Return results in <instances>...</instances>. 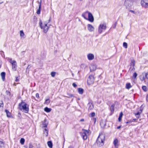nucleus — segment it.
I'll return each mask as SVG.
<instances>
[{
	"instance_id": "f257e3e1",
	"label": "nucleus",
	"mask_w": 148,
	"mask_h": 148,
	"mask_svg": "<svg viewBox=\"0 0 148 148\" xmlns=\"http://www.w3.org/2000/svg\"><path fill=\"white\" fill-rule=\"evenodd\" d=\"M50 20L49 19L48 22H44L43 24L41 20L40 21L39 25L40 28L43 29V32L46 33L47 32L49 27L47 25V24L49 22Z\"/></svg>"
},
{
	"instance_id": "f03ea898",
	"label": "nucleus",
	"mask_w": 148,
	"mask_h": 148,
	"mask_svg": "<svg viewBox=\"0 0 148 148\" xmlns=\"http://www.w3.org/2000/svg\"><path fill=\"white\" fill-rule=\"evenodd\" d=\"M27 106V104L25 103L22 101L19 104V109L25 113H27L29 111V108Z\"/></svg>"
},
{
	"instance_id": "7ed1b4c3",
	"label": "nucleus",
	"mask_w": 148,
	"mask_h": 148,
	"mask_svg": "<svg viewBox=\"0 0 148 148\" xmlns=\"http://www.w3.org/2000/svg\"><path fill=\"white\" fill-rule=\"evenodd\" d=\"M105 136L103 134H99L97 140V143L100 146H102L104 144Z\"/></svg>"
},
{
	"instance_id": "20e7f679",
	"label": "nucleus",
	"mask_w": 148,
	"mask_h": 148,
	"mask_svg": "<svg viewBox=\"0 0 148 148\" xmlns=\"http://www.w3.org/2000/svg\"><path fill=\"white\" fill-rule=\"evenodd\" d=\"M106 24L105 23H101L98 27V33L99 34H101L103 30L106 29Z\"/></svg>"
},
{
	"instance_id": "39448f33",
	"label": "nucleus",
	"mask_w": 148,
	"mask_h": 148,
	"mask_svg": "<svg viewBox=\"0 0 148 148\" xmlns=\"http://www.w3.org/2000/svg\"><path fill=\"white\" fill-rule=\"evenodd\" d=\"M90 130L82 129V133L81 134V136L84 140L87 139L88 136L89 135Z\"/></svg>"
},
{
	"instance_id": "423d86ee",
	"label": "nucleus",
	"mask_w": 148,
	"mask_h": 148,
	"mask_svg": "<svg viewBox=\"0 0 148 148\" xmlns=\"http://www.w3.org/2000/svg\"><path fill=\"white\" fill-rule=\"evenodd\" d=\"M9 62L12 64V69L13 71L16 70L17 68V65L16 62L15 60H12V59H9Z\"/></svg>"
},
{
	"instance_id": "0eeeda50",
	"label": "nucleus",
	"mask_w": 148,
	"mask_h": 148,
	"mask_svg": "<svg viewBox=\"0 0 148 148\" xmlns=\"http://www.w3.org/2000/svg\"><path fill=\"white\" fill-rule=\"evenodd\" d=\"M94 82V77L93 75H91L89 76L87 79V83L88 84L90 85L93 84Z\"/></svg>"
},
{
	"instance_id": "6e6552de",
	"label": "nucleus",
	"mask_w": 148,
	"mask_h": 148,
	"mask_svg": "<svg viewBox=\"0 0 148 148\" xmlns=\"http://www.w3.org/2000/svg\"><path fill=\"white\" fill-rule=\"evenodd\" d=\"M140 4L143 7L148 8V0H141Z\"/></svg>"
},
{
	"instance_id": "1a4fd4ad",
	"label": "nucleus",
	"mask_w": 148,
	"mask_h": 148,
	"mask_svg": "<svg viewBox=\"0 0 148 148\" xmlns=\"http://www.w3.org/2000/svg\"><path fill=\"white\" fill-rule=\"evenodd\" d=\"M88 19L91 22H93L94 21V18L92 14L89 12L88 13Z\"/></svg>"
},
{
	"instance_id": "9d476101",
	"label": "nucleus",
	"mask_w": 148,
	"mask_h": 148,
	"mask_svg": "<svg viewBox=\"0 0 148 148\" xmlns=\"http://www.w3.org/2000/svg\"><path fill=\"white\" fill-rule=\"evenodd\" d=\"M88 59L89 60H93L94 58V56L92 53H90L87 55Z\"/></svg>"
},
{
	"instance_id": "9b49d317",
	"label": "nucleus",
	"mask_w": 148,
	"mask_h": 148,
	"mask_svg": "<svg viewBox=\"0 0 148 148\" xmlns=\"http://www.w3.org/2000/svg\"><path fill=\"white\" fill-rule=\"evenodd\" d=\"M88 29L90 32H92L94 31V28L91 24H88L87 25Z\"/></svg>"
},
{
	"instance_id": "f8f14e48",
	"label": "nucleus",
	"mask_w": 148,
	"mask_h": 148,
	"mask_svg": "<svg viewBox=\"0 0 148 148\" xmlns=\"http://www.w3.org/2000/svg\"><path fill=\"white\" fill-rule=\"evenodd\" d=\"M130 0H125L124 2V5L125 6L126 9H129Z\"/></svg>"
},
{
	"instance_id": "ddd939ff",
	"label": "nucleus",
	"mask_w": 148,
	"mask_h": 148,
	"mask_svg": "<svg viewBox=\"0 0 148 148\" xmlns=\"http://www.w3.org/2000/svg\"><path fill=\"white\" fill-rule=\"evenodd\" d=\"M96 68V65L94 64H92L90 67V70L91 71L95 70Z\"/></svg>"
},
{
	"instance_id": "4468645a",
	"label": "nucleus",
	"mask_w": 148,
	"mask_h": 148,
	"mask_svg": "<svg viewBox=\"0 0 148 148\" xmlns=\"http://www.w3.org/2000/svg\"><path fill=\"white\" fill-rule=\"evenodd\" d=\"M143 110V109H140L139 111H138L137 113L135 114V115L136 116V118H138L139 117L140 115L142 112Z\"/></svg>"
},
{
	"instance_id": "2eb2a0df",
	"label": "nucleus",
	"mask_w": 148,
	"mask_h": 148,
	"mask_svg": "<svg viewBox=\"0 0 148 148\" xmlns=\"http://www.w3.org/2000/svg\"><path fill=\"white\" fill-rule=\"evenodd\" d=\"M88 110H92L94 108L93 105L91 103H89L88 104Z\"/></svg>"
},
{
	"instance_id": "dca6fc26",
	"label": "nucleus",
	"mask_w": 148,
	"mask_h": 148,
	"mask_svg": "<svg viewBox=\"0 0 148 148\" xmlns=\"http://www.w3.org/2000/svg\"><path fill=\"white\" fill-rule=\"evenodd\" d=\"M118 140L116 139H115L114 140V141L113 143L115 146V147L116 148H117L118 147Z\"/></svg>"
},
{
	"instance_id": "f3484780",
	"label": "nucleus",
	"mask_w": 148,
	"mask_h": 148,
	"mask_svg": "<svg viewBox=\"0 0 148 148\" xmlns=\"http://www.w3.org/2000/svg\"><path fill=\"white\" fill-rule=\"evenodd\" d=\"M48 124V122L46 119H45L42 123V127H46Z\"/></svg>"
},
{
	"instance_id": "a211bd4d",
	"label": "nucleus",
	"mask_w": 148,
	"mask_h": 148,
	"mask_svg": "<svg viewBox=\"0 0 148 148\" xmlns=\"http://www.w3.org/2000/svg\"><path fill=\"white\" fill-rule=\"evenodd\" d=\"M135 61L134 60H132L131 66H132V67H133V68H132V70H134V66H135Z\"/></svg>"
},
{
	"instance_id": "6ab92c4d",
	"label": "nucleus",
	"mask_w": 148,
	"mask_h": 148,
	"mask_svg": "<svg viewBox=\"0 0 148 148\" xmlns=\"http://www.w3.org/2000/svg\"><path fill=\"white\" fill-rule=\"evenodd\" d=\"M88 13L89 12L88 11H86L82 15V16L86 20L88 19V18L86 17V16L87 14L88 15Z\"/></svg>"
},
{
	"instance_id": "aec40b11",
	"label": "nucleus",
	"mask_w": 148,
	"mask_h": 148,
	"mask_svg": "<svg viewBox=\"0 0 148 148\" xmlns=\"http://www.w3.org/2000/svg\"><path fill=\"white\" fill-rule=\"evenodd\" d=\"M5 73L4 72H2L1 73L2 79L3 81H4L5 77Z\"/></svg>"
},
{
	"instance_id": "412c9836",
	"label": "nucleus",
	"mask_w": 148,
	"mask_h": 148,
	"mask_svg": "<svg viewBox=\"0 0 148 148\" xmlns=\"http://www.w3.org/2000/svg\"><path fill=\"white\" fill-rule=\"evenodd\" d=\"M5 112L6 113L7 116L8 117H10L11 116V113L9 112L7 110H5Z\"/></svg>"
},
{
	"instance_id": "4be33fe9",
	"label": "nucleus",
	"mask_w": 148,
	"mask_h": 148,
	"mask_svg": "<svg viewBox=\"0 0 148 148\" xmlns=\"http://www.w3.org/2000/svg\"><path fill=\"white\" fill-rule=\"evenodd\" d=\"M123 113L122 112H121L118 118V121L119 122H120L121 121V118L123 116Z\"/></svg>"
},
{
	"instance_id": "5701e85b",
	"label": "nucleus",
	"mask_w": 148,
	"mask_h": 148,
	"mask_svg": "<svg viewBox=\"0 0 148 148\" xmlns=\"http://www.w3.org/2000/svg\"><path fill=\"white\" fill-rule=\"evenodd\" d=\"M47 145L50 148H52L53 146L52 143L51 141H49L47 142Z\"/></svg>"
},
{
	"instance_id": "b1692460",
	"label": "nucleus",
	"mask_w": 148,
	"mask_h": 148,
	"mask_svg": "<svg viewBox=\"0 0 148 148\" xmlns=\"http://www.w3.org/2000/svg\"><path fill=\"white\" fill-rule=\"evenodd\" d=\"M3 104L2 101H0V111L3 109Z\"/></svg>"
},
{
	"instance_id": "393cba45",
	"label": "nucleus",
	"mask_w": 148,
	"mask_h": 148,
	"mask_svg": "<svg viewBox=\"0 0 148 148\" xmlns=\"http://www.w3.org/2000/svg\"><path fill=\"white\" fill-rule=\"evenodd\" d=\"M78 92L80 94H82L83 92V89L81 88H79L78 89Z\"/></svg>"
},
{
	"instance_id": "a878e982",
	"label": "nucleus",
	"mask_w": 148,
	"mask_h": 148,
	"mask_svg": "<svg viewBox=\"0 0 148 148\" xmlns=\"http://www.w3.org/2000/svg\"><path fill=\"white\" fill-rule=\"evenodd\" d=\"M137 76V74L136 72H135L133 74L132 76V78L133 79H135Z\"/></svg>"
},
{
	"instance_id": "bb28decb",
	"label": "nucleus",
	"mask_w": 148,
	"mask_h": 148,
	"mask_svg": "<svg viewBox=\"0 0 148 148\" xmlns=\"http://www.w3.org/2000/svg\"><path fill=\"white\" fill-rule=\"evenodd\" d=\"M44 110L45 112H49L51 111V109L46 107L44 108Z\"/></svg>"
},
{
	"instance_id": "cd10ccee",
	"label": "nucleus",
	"mask_w": 148,
	"mask_h": 148,
	"mask_svg": "<svg viewBox=\"0 0 148 148\" xmlns=\"http://www.w3.org/2000/svg\"><path fill=\"white\" fill-rule=\"evenodd\" d=\"M114 104L112 105L110 107V110L111 112L113 113L114 111Z\"/></svg>"
},
{
	"instance_id": "c85d7f7f",
	"label": "nucleus",
	"mask_w": 148,
	"mask_h": 148,
	"mask_svg": "<svg viewBox=\"0 0 148 148\" xmlns=\"http://www.w3.org/2000/svg\"><path fill=\"white\" fill-rule=\"evenodd\" d=\"M48 130L46 128H45L44 130V134L46 136H48Z\"/></svg>"
},
{
	"instance_id": "c756f323",
	"label": "nucleus",
	"mask_w": 148,
	"mask_h": 148,
	"mask_svg": "<svg viewBox=\"0 0 148 148\" xmlns=\"http://www.w3.org/2000/svg\"><path fill=\"white\" fill-rule=\"evenodd\" d=\"M25 141V139L23 138H21L20 140V143L22 145L24 144Z\"/></svg>"
},
{
	"instance_id": "7c9ffc66",
	"label": "nucleus",
	"mask_w": 148,
	"mask_h": 148,
	"mask_svg": "<svg viewBox=\"0 0 148 148\" xmlns=\"http://www.w3.org/2000/svg\"><path fill=\"white\" fill-rule=\"evenodd\" d=\"M50 102V100L49 99H47L46 100L45 104L48 105Z\"/></svg>"
},
{
	"instance_id": "2f4dec72",
	"label": "nucleus",
	"mask_w": 148,
	"mask_h": 148,
	"mask_svg": "<svg viewBox=\"0 0 148 148\" xmlns=\"http://www.w3.org/2000/svg\"><path fill=\"white\" fill-rule=\"evenodd\" d=\"M41 7H40V8L39 7L38 9L37 10L36 12V13H37V14H40L41 11Z\"/></svg>"
},
{
	"instance_id": "473e14b6",
	"label": "nucleus",
	"mask_w": 148,
	"mask_h": 148,
	"mask_svg": "<svg viewBox=\"0 0 148 148\" xmlns=\"http://www.w3.org/2000/svg\"><path fill=\"white\" fill-rule=\"evenodd\" d=\"M123 47L125 48H127V43L124 42L123 44Z\"/></svg>"
},
{
	"instance_id": "72a5a7b5",
	"label": "nucleus",
	"mask_w": 148,
	"mask_h": 148,
	"mask_svg": "<svg viewBox=\"0 0 148 148\" xmlns=\"http://www.w3.org/2000/svg\"><path fill=\"white\" fill-rule=\"evenodd\" d=\"M20 35L21 37H23L24 35V33L23 31H20Z\"/></svg>"
},
{
	"instance_id": "f704fd0d",
	"label": "nucleus",
	"mask_w": 148,
	"mask_h": 148,
	"mask_svg": "<svg viewBox=\"0 0 148 148\" xmlns=\"http://www.w3.org/2000/svg\"><path fill=\"white\" fill-rule=\"evenodd\" d=\"M142 88L145 91H146L147 90V88L146 86H143L142 87Z\"/></svg>"
},
{
	"instance_id": "c9c22d12",
	"label": "nucleus",
	"mask_w": 148,
	"mask_h": 148,
	"mask_svg": "<svg viewBox=\"0 0 148 148\" xmlns=\"http://www.w3.org/2000/svg\"><path fill=\"white\" fill-rule=\"evenodd\" d=\"M56 72H52L51 73V75L52 77H54L56 75Z\"/></svg>"
},
{
	"instance_id": "e433bc0d",
	"label": "nucleus",
	"mask_w": 148,
	"mask_h": 148,
	"mask_svg": "<svg viewBox=\"0 0 148 148\" xmlns=\"http://www.w3.org/2000/svg\"><path fill=\"white\" fill-rule=\"evenodd\" d=\"M73 96L72 94L68 93L67 94V96H66L67 97H73Z\"/></svg>"
},
{
	"instance_id": "4c0bfd02",
	"label": "nucleus",
	"mask_w": 148,
	"mask_h": 148,
	"mask_svg": "<svg viewBox=\"0 0 148 148\" xmlns=\"http://www.w3.org/2000/svg\"><path fill=\"white\" fill-rule=\"evenodd\" d=\"M126 88L127 89L130 88V83H127L126 84Z\"/></svg>"
},
{
	"instance_id": "58836bf2",
	"label": "nucleus",
	"mask_w": 148,
	"mask_h": 148,
	"mask_svg": "<svg viewBox=\"0 0 148 148\" xmlns=\"http://www.w3.org/2000/svg\"><path fill=\"white\" fill-rule=\"evenodd\" d=\"M3 143L1 141H0V148H1L3 147Z\"/></svg>"
},
{
	"instance_id": "ea45409f",
	"label": "nucleus",
	"mask_w": 148,
	"mask_h": 148,
	"mask_svg": "<svg viewBox=\"0 0 148 148\" xmlns=\"http://www.w3.org/2000/svg\"><path fill=\"white\" fill-rule=\"evenodd\" d=\"M29 148H34V146L31 143L29 144Z\"/></svg>"
},
{
	"instance_id": "a19ab883",
	"label": "nucleus",
	"mask_w": 148,
	"mask_h": 148,
	"mask_svg": "<svg viewBox=\"0 0 148 148\" xmlns=\"http://www.w3.org/2000/svg\"><path fill=\"white\" fill-rule=\"evenodd\" d=\"M137 120L136 119H133L132 120H130V123L132 122H136V120Z\"/></svg>"
},
{
	"instance_id": "79ce46f5",
	"label": "nucleus",
	"mask_w": 148,
	"mask_h": 148,
	"mask_svg": "<svg viewBox=\"0 0 148 148\" xmlns=\"http://www.w3.org/2000/svg\"><path fill=\"white\" fill-rule=\"evenodd\" d=\"M38 3H39V7L40 8V7H41V4L42 3V0H40L39 2L38 1Z\"/></svg>"
},
{
	"instance_id": "37998d69",
	"label": "nucleus",
	"mask_w": 148,
	"mask_h": 148,
	"mask_svg": "<svg viewBox=\"0 0 148 148\" xmlns=\"http://www.w3.org/2000/svg\"><path fill=\"white\" fill-rule=\"evenodd\" d=\"M145 77L148 80V72L147 73L145 74Z\"/></svg>"
},
{
	"instance_id": "c03bdc74",
	"label": "nucleus",
	"mask_w": 148,
	"mask_h": 148,
	"mask_svg": "<svg viewBox=\"0 0 148 148\" xmlns=\"http://www.w3.org/2000/svg\"><path fill=\"white\" fill-rule=\"evenodd\" d=\"M95 115V112H92L91 114V115L92 117H93Z\"/></svg>"
},
{
	"instance_id": "a18cd8bd",
	"label": "nucleus",
	"mask_w": 148,
	"mask_h": 148,
	"mask_svg": "<svg viewBox=\"0 0 148 148\" xmlns=\"http://www.w3.org/2000/svg\"><path fill=\"white\" fill-rule=\"evenodd\" d=\"M73 86L75 88L77 86V85L75 83H74L73 84Z\"/></svg>"
},
{
	"instance_id": "49530a36",
	"label": "nucleus",
	"mask_w": 148,
	"mask_h": 148,
	"mask_svg": "<svg viewBox=\"0 0 148 148\" xmlns=\"http://www.w3.org/2000/svg\"><path fill=\"white\" fill-rule=\"evenodd\" d=\"M145 77H142V79H141V78H140V79L142 81H143L145 80Z\"/></svg>"
},
{
	"instance_id": "de8ad7c7",
	"label": "nucleus",
	"mask_w": 148,
	"mask_h": 148,
	"mask_svg": "<svg viewBox=\"0 0 148 148\" xmlns=\"http://www.w3.org/2000/svg\"><path fill=\"white\" fill-rule=\"evenodd\" d=\"M36 97L38 98H39V95L38 93H36Z\"/></svg>"
},
{
	"instance_id": "09e8293b",
	"label": "nucleus",
	"mask_w": 148,
	"mask_h": 148,
	"mask_svg": "<svg viewBox=\"0 0 148 148\" xmlns=\"http://www.w3.org/2000/svg\"><path fill=\"white\" fill-rule=\"evenodd\" d=\"M92 120L94 121V123H95L96 121V119L95 118H93L92 119Z\"/></svg>"
},
{
	"instance_id": "8fccbe9b",
	"label": "nucleus",
	"mask_w": 148,
	"mask_h": 148,
	"mask_svg": "<svg viewBox=\"0 0 148 148\" xmlns=\"http://www.w3.org/2000/svg\"><path fill=\"white\" fill-rule=\"evenodd\" d=\"M146 100L147 102H148V94L146 96Z\"/></svg>"
},
{
	"instance_id": "3c124183",
	"label": "nucleus",
	"mask_w": 148,
	"mask_h": 148,
	"mask_svg": "<svg viewBox=\"0 0 148 148\" xmlns=\"http://www.w3.org/2000/svg\"><path fill=\"white\" fill-rule=\"evenodd\" d=\"M130 12H132L133 13H134V14L135 13V11H133V10H130Z\"/></svg>"
},
{
	"instance_id": "603ef678",
	"label": "nucleus",
	"mask_w": 148,
	"mask_h": 148,
	"mask_svg": "<svg viewBox=\"0 0 148 148\" xmlns=\"http://www.w3.org/2000/svg\"><path fill=\"white\" fill-rule=\"evenodd\" d=\"M1 64H2L1 62V61H0V68L1 67Z\"/></svg>"
},
{
	"instance_id": "864d4df0",
	"label": "nucleus",
	"mask_w": 148,
	"mask_h": 148,
	"mask_svg": "<svg viewBox=\"0 0 148 148\" xmlns=\"http://www.w3.org/2000/svg\"><path fill=\"white\" fill-rule=\"evenodd\" d=\"M80 121H84V119H82L80 120Z\"/></svg>"
},
{
	"instance_id": "5fc2aeb1",
	"label": "nucleus",
	"mask_w": 148,
	"mask_h": 148,
	"mask_svg": "<svg viewBox=\"0 0 148 148\" xmlns=\"http://www.w3.org/2000/svg\"><path fill=\"white\" fill-rule=\"evenodd\" d=\"M120 128H121V126H118V127H117V129H120Z\"/></svg>"
},
{
	"instance_id": "6e6d98bb",
	"label": "nucleus",
	"mask_w": 148,
	"mask_h": 148,
	"mask_svg": "<svg viewBox=\"0 0 148 148\" xmlns=\"http://www.w3.org/2000/svg\"><path fill=\"white\" fill-rule=\"evenodd\" d=\"M140 109H143V107H142V106H140Z\"/></svg>"
},
{
	"instance_id": "4d7b16f0",
	"label": "nucleus",
	"mask_w": 148,
	"mask_h": 148,
	"mask_svg": "<svg viewBox=\"0 0 148 148\" xmlns=\"http://www.w3.org/2000/svg\"><path fill=\"white\" fill-rule=\"evenodd\" d=\"M68 148H73L71 146H69V147Z\"/></svg>"
},
{
	"instance_id": "13d9d810",
	"label": "nucleus",
	"mask_w": 148,
	"mask_h": 148,
	"mask_svg": "<svg viewBox=\"0 0 148 148\" xmlns=\"http://www.w3.org/2000/svg\"><path fill=\"white\" fill-rule=\"evenodd\" d=\"M15 81L16 82H17L18 81V79H17V78H16Z\"/></svg>"
},
{
	"instance_id": "bf43d9fd",
	"label": "nucleus",
	"mask_w": 148,
	"mask_h": 148,
	"mask_svg": "<svg viewBox=\"0 0 148 148\" xmlns=\"http://www.w3.org/2000/svg\"><path fill=\"white\" fill-rule=\"evenodd\" d=\"M24 147H25V148H27V146H24Z\"/></svg>"
},
{
	"instance_id": "052dcab7",
	"label": "nucleus",
	"mask_w": 148,
	"mask_h": 148,
	"mask_svg": "<svg viewBox=\"0 0 148 148\" xmlns=\"http://www.w3.org/2000/svg\"><path fill=\"white\" fill-rule=\"evenodd\" d=\"M6 93H9V92L8 91H6Z\"/></svg>"
},
{
	"instance_id": "680f3d73",
	"label": "nucleus",
	"mask_w": 148,
	"mask_h": 148,
	"mask_svg": "<svg viewBox=\"0 0 148 148\" xmlns=\"http://www.w3.org/2000/svg\"><path fill=\"white\" fill-rule=\"evenodd\" d=\"M29 65H28L27 69L29 67Z\"/></svg>"
},
{
	"instance_id": "e2e57ef3",
	"label": "nucleus",
	"mask_w": 148,
	"mask_h": 148,
	"mask_svg": "<svg viewBox=\"0 0 148 148\" xmlns=\"http://www.w3.org/2000/svg\"><path fill=\"white\" fill-rule=\"evenodd\" d=\"M72 75L73 76L74 75V74L73 73H72Z\"/></svg>"
},
{
	"instance_id": "0e129e2a",
	"label": "nucleus",
	"mask_w": 148,
	"mask_h": 148,
	"mask_svg": "<svg viewBox=\"0 0 148 148\" xmlns=\"http://www.w3.org/2000/svg\"><path fill=\"white\" fill-rule=\"evenodd\" d=\"M130 88L131 87V85H130Z\"/></svg>"
}]
</instances>
